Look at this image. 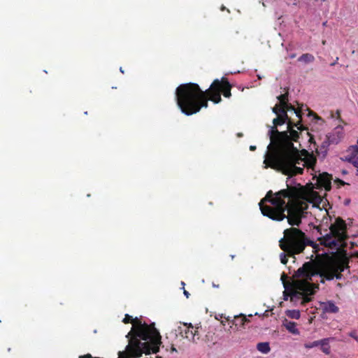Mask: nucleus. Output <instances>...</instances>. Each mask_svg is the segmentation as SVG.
<instances>
[{"instance_id":"nucleus-11","label":"nucleus","mask_w":358,"mask_h":358,"mask_svg":"<svg viewBox=\"0 0 358 358\" xmlns=\"http://www.w3.org/2000/svg\"><path fill=\"white\" fill-rule=\"evenodd\" d=\"M322 308L324 312L329 313H336L338 312L339 308L334 302L332 301H328L321 303Z\"/></svg>"},{"instance_id":"nucleus-17","label":"nucleus","mask_w":358,"mask_h":358,"mask_svg":"<svg viewBox=\"0 0 358 358\" xmlns=\"http://www.w3.org/2000/svg\"><path fill=\"white\" fill-rule=\"evenodd\" d=\"M330 338H324L321 340V350L326 355H329L330 353V346L329 345V341Z\"/></svg>"},{"instance_id":"nucleus-3","label":"nucleus","mask_w":358,"mask_h":358,"mask_svg":"<svg viewBox=\"0 0 358 358\" xmlns=\"http://www.w3.org/2000/svg\"><path fill=\"white\" fill-rule=\"evenodd\" d=\"M287 143L291 147L280 148L272 147L265 155V168L270 167L281 171L284 175L292 177L303 173V167L313 169L317 159L313 153L305 149L299 150L293 142H297L300 133L292 129L287 130Z\"/></svg>"},{"instance_id":"nucleus-13","label":"nucleus","mask_w":358,"mask_h":358,"mask_svg":"<svg viewBox=\"0 0 358 358\" xmlns=\"http://www.w3.org/2000/svg\"><path fill=\"white\" fill-rule=\"evenodd\" d=\"M283 325L285 327V328L292 334L298 335L299 334V331L296 328V323L292 321H288L285 320V321L283 323Z\"/></svg>"},{"instance_id":"nucleus-8","label":"nucleus","mask_w":358,"mask_h":358,"mask_svg":"<svg viewBox=\"0 0 358 358\" xmlns=\"http://www.w3.org/2000/svg\"><path fill=\"white\" fill-rule=\"evenodd\" d=\"M347 153L345 160L352 163L357 168V175H358V148L351 146L347 150Z\"/></svg>"},{"instance_id":"nucleus-32","label":"nucleus","mask_w":358,"mask_h":358,"mask_svg":"<svg viewBox=\"0 0 358 358\" xmlns=\"http://www.w3.org/2000/svg\"><path fill=\"white\" fill-rule=\"evenodd\" d=\"M183 293H184V294L186 296V297H187V298H188V297H189V293L187 290L184 289Z\"/></svg>"},{"instance_id":"nucleus-10","label":"nucleus","mask_w":358,"mask_h":358,"mask_svg":"<svg viewBox=\"0 0 358 358\" xmlns=\"http://www.w3.org/2000/svg\"><path fill=\"white\" fill-rule=\"evenodd\" d=\"M331 176L327 173L320 174L317 178V183L321 187H324L326 190L331 189Z\"/></svg>"},{"instance_id":"nucleus-6","label":"nucleus","mask_w":358,"mask_h":358,"mask_svg":"<svg viewBox=\"0 0 358 358\" xmlns=\"http://www.w3.org/2000/svg\"><path fill=\"white\" fill-rule=\"evenodd\" d=\"M329 228V231L327 232V229H322V225L317 227V231L321 235L317 239L322 245L334 248L347 239V225L341 217H337L334 223L331 224Z\"/></svg>"},{"instance_id":"nucleus-2","label":"nucleus","mask_w":358,"mask_h":358,"mask_svg":"<svg viewBox=\"0 0 358 358\" xmlns=\"http://www.w3.org/2000/svg\"><path fill=\"white\" fill-rule=\"evenodd\" d=\"M348 267V260L346 258L304 263L295 274L296 277L304 279L294 280L291 284V301L301 299V305H306L312 301L313 296L319 289L318 284L310 282L313 276L319 275L320 282L324 283L325 280L341 279L343 276L341 273Z\"/></svg>"},{"instance_id":"nucleus-30","label":"nucleus","mask_w":358,"mask_h":358,"mask_svg":"<svg viewBox=\"0 0 358 358\" xmlns=\"http://www.w3.org/2000/svg\"><path fill=\"white\" fill-rule=\"evenodd\" d=\"M336 181H337L339 184H341V185H345V182L343 180H341V179H338Z\"/></svg>"},{"instance_id":"nucleus-15","label":"nucleus","mask_w":358,"mask_h":358,"mask_svg":"<svg viewBox=\"0 0 358 358\" xmlns=\"http://www.w3.org/2000/svg\"><path fill=\"white\" fill-rule=\"evenodd\" d=\"M315 60V57L309 53H305L301 55L299 58V62H302L306 64L313 62Z\"/></svg>"},{"instance_id":"nucleus-1","label":"nucleus","mask_w":358,"mask_h":358,"mask_svg":"<svg viewBox=\"0 0 358 358\" xmlns=\"http://www.w3.org/2000/svg\"><path fill=\"white\" fill-rule=\"evenodd\" d=\"M286 189H281L273 193L269 190L265 197L259 202V208L262 213L273 220H283L287 210L288 222L292 226H299L301 223V217L307 213L310 205L311 208H320L321 198L319 196L308 197L305 196L303 186L298 184L297 186L287 185Z\"/></svg>"},{"instance_id":"nucleus-21","label":"nucleus","mask_w":358,"mask_h":358,"mask_svg":"<svg viewBox=\"0 0 358 358\" xmlns=\"http://www.w3.org/2000/svg\"><path fill=\"white\" fill-rule=\"evenodd\" d=\"M321 342H322L321 340L315 341H313L311 343H305L304 346L306 348L310 349V348H313L314 347L319 346L320 345Z\"/></svg>"},{"instance_id":"nucleus-19","label":"nucleus","mask_w":358,"mask_h":358,"mask_svg":"<svg viewBox=\"0 0 358 358\" xmlns=\"http://www.w3.org/2000/svg\"><path fill=\"white\" fill-rule=\"evenodd\" d=\"M277 98H278V99L280 101L279 104L280 106L285 107V108H287L288 107V103H287V101H288V94L287 93H285L283 94H280Z\"/></svg>"},{"instance_id":"nucleus-25","label":"nucleus","mask_w":358,"mask_h":358,"mask_svg":"<svg viewBox=\"0 0 358 358\" xmlns=\"http://www.w3.org/2000/svg\"><path fill=\"white\" fill-rule=\"evenodd\" d=\"M287 278V276L286 275V274L283 273L282 274V275H281V280H282V282H283V285H284V287H285V288H287V285H286V283H285V279H286Z\"/></svg>"},{"instance_id":"nucleus-14","label":"nucleus","mask_w":358,"mask_h":358,"mask_svg":"<svg viewBox=\"0 0 358 358\" xmlns=\"http://www.w3.org/2000/svg\"><path fill=\"white\" fill-rule=\"evenodd\" d=\"M301 119H299V120L294 123L290 119L287 122V130H290L294 129V127H296L298 130H300L301 131L303 130H307V129L301 124Z\"/></svg>"},{"instance_id":"nucleus-18","label":"nucleus","mask_w":358,"mask_h":358,"mask_svg":"<svg viewBox=\"0 0 358 358\" xmlns=\"http://www.w3.org/2000/svg\"><path fill=\"white\" fill-rule=\"evenodd\" d=\"M289 110H292L296 113V116L299 118H302L303 115V105L301 106H299L297 108H295L293 106L288 103V107L287 108V111Z\"/></svg>"},{"instance_id":"nucleus-28","label":"nucleus","mask_w":358,"mask_h":358,"mask_svg":"<svg viewBox=\"0 0 358 358\" xmlns=\"http://www.w3.org/2000/svg\"><path fill=\"white\" fill-rule=\"evenodd\" d=\"M306 110L308 111V116H311V115H316L315 113L314 112H313L312 110H310L308 108L306 107Z\"/></svg>"},{"instance_id":"nucleus-26","label":"nucleus","mask_w":358,"mask_h":358,"mask_svg":"<svg viewBox=\"0 0 358 358\" xmlns=\"http://www.w3.org/2000/svg\"><path fill=\"white\" fill-rule=\"evenodd\" d=\"M78 358H93V357L90 354H86L84 355L79 356Z\"/></svg>"},{"instance_id":"nucleus-23","label":"nucleus","mask_w":358,"mask_h":358,"mask_svg":"<svg viewBox=\"0 0 358 358\" xmlns=\"http://www.w3.org/2000/svg\"><path fill=\"white\" fill-rule=\"evenodd\" d=\"M280 117L285 120V123L287 122L290 118L288 117L287 113V108L282 109V113L280 114Z\"/></svg>"},{"instance_id":"nucleus-33","label":"nucleus","mask_w":358,"mask_h":358,"mask_svg":"<svg viewBox=\"0 0 358 358\" xmlns=\"http://www.w3.org/2000/svg\"><path fill=\"white\" fill-rule=\"evenodd\" d=\"M250 150H252V151L255 150H256V146L255 145H250Z\"/></svg>"},{"instance_id":"nucleus-9","label":"nucleus","mask_w":358,"mask_h":358,"mask_svg":"<svg viewBox=\"0 0 358 358\" xmlns=\"http://www.w3.org/2000/svg\"><path fill=\"white\" fill-rule=\"evenodd\" d=\"M186 329L184 331L183 336L189 341H195L199 339V327H194L191 323L185 324Z\"/></svg>"},{"instance_id":"nucleus-31","label":"nucleus","mask_w":358,"mask_h":358,"mask_svg":"<svg viewBox=\"0 0 358 358\" xmlns=\"http://www.w3.org/2000/svg\"><path fill=\"white\" fill-rule=\"evenodd\" d=\"M338 57H336V60L334 61V62H332L331 64V66H333L336 65L337 64V62H338Z\"/></svg>"},{"instance_id":"nucleus-27","label":"nucleus","mask_w":358,"mask_h":358,"mask_svg":"<svg viewBox=\"0 0 358 358\" xmlns=\"http://www.w3.org/2000/svg\"><path fill=\"white\" fill-rule=\"evenodd\" d=\"M306 135L309 136L308 141L310 143H313V136L308 131L306 132Z\"/></svg>"},{"instance_id":"nucleus-34","label":"nucleus","mask_w":358,"mask_h":358,"mask_svg":"<svg viewBox=\"0 0 358 358\" xmlns=\"http://www.w3.org/2000/svg\"><path fill=\"white\" fill-rule=\"evenodd\" d=\"M213 287H219V285H215V284H213Z\"/></svg>"},{"instance_id":"nucleus-20","label":"nucleus","mask_w":358,"mask_h":358,"mask_svg":"<svg viewBox=\"0 0 358 358\" xmlns=\"http://www.w3.org/2000/svg\"><path fill=\"white\" fill-rule=\"evenodd\" d=\"M286 315L292 319H299L300 317V312L296 310H289L286 312Z\"/></svg>"},{"instance_id":"nucleus-35","label":"nucleus","mask_w":358,"mask_h":358,"mask_svg":"<svg viewBox=\"0 0 358 358\" xmlns=\"http://www.w3.org/2000/svg\"><path fill=\"white\" fill-rule=\"evenodd\" d=\"M156 358H162V357L161 356L157 355V356H156Z\"/></svg>"},{"instance_id":"nucleus-29","label":"nucleus","mask_w":358,"mask_h":358,"mask_svg":"<svg viewBox=\"0 0 358 358\" xmlns=\"http://www.w3.org/2000/svg\"><path fill=\"white\" fill-rule=\"evenodd\" d=\"M171 352H177L176 348L174 347V345L173 344L171 345Z\"/></svg>"},{"instance_id":"nucleus-24","label":"nucleus","mask_w":358,"mask_h":358,"mask_svg":"<svg viewBox=\"0 0 358 358\" xmlns=\"http://www.w3.org/2000/svg\"><path fill=\"white\" fill-rule=\"evenodd\" d=\"M350 336L355 339L358 342V336L355 331H352L349 334Z\"/></svg>"},{"instance_id":"nucleus-7","label":"nucleus","mask_w":358,"mask_h":358,"mask_svg":"<svg viewBox=\"0 0 358 358\" xmlns=\"http://www.w3.org/2000/svg\"><path fill=\"white\" fill-rule=\"evenodd\" d=\"M273 126L271 127L268 131L271 143L267 147L268 150L272 147L280 148L282 145L284 148L287 146L291 147V144L287 143V131H279L277 128L278 126L285 124V120L278 115L277 117L273 119Z\"/></svg>"},{"instance_id":"nucleus-38","label":"nucleus","mask_w":358,"mask_h":358,"mask_svg":"<svg viewBox=\"0 0 358 358\" xmlns=\"http://www.w3.org/2000/svg\"><path fill=\"white\" fill-rule=\"evenodd\" d=\"M338 287H341V283H338L337 285Z\"/></svg>"},{"instance_id":"nucleus-37","label":"nucleus","mask_w":358,"mask_h":358,"mask_svg":"<svg viewBox=\"0 0 358 358\" xmlns=\"http://www.w3.org/2000/svg\"><path fill=\"white\" fill-rule=\"evenodd\" d=\"M120 71L123 73L124 71H123V69H122V68H120Z\"/></svg>"},{"instance_id":"nucleus-5","label":"nucleus","mask_w":358,"mask_h":358,"mask_svg":"<svg viewBox=\"0 0 358 358\" xmlns=\"http://www.w3.org/2000/svg\"><path fill=\"white\" fill-rule=\"evenodd\" d=\"M284 237L279 241V246L283 252L280 254V262L287 263L288 257L294 258L296 255L303 252L307 245L316 248V243L307 237L304 232L295 227L284 231Z\"/></svg>"},{"instance_id":"nucleus-12","label":"nucleus","mask_w":358,"mask_h":358,"mask_svg":"<svg viewBox=\"0 0 358 358\" xmlns=\"http://www.w3.org/2000/svg\"><path fill=\"white\" fill-rule=\"evenodd\" d=\"M250 320L244 315H240L235 316L234 320L231 321L232 324L236 326L237 328L243 327L246 322H249Z\"/></svg>"},{"instance_id":"nucleus-22","label":"nucleus","mask_w":358,"mask_h":358,"mask_svg":"<svg viewBox=\"0 0 358 358\" xmlns=\"http://www.w3.org/2000/svg\"><path fill=\"white\" fill-rule=\"evenodd\" d=\"M282 109H285V107L280 106V104H276L273 108L272 111L276 114L277 115H280L282 113Z\"/></svg>"},{"instance_id":"nucleus-16","label":"nucleus","mask_w":358,"mask_h":358,"mask_svg":"<svg viewBox=\"0 0 358 358\" xmlns=\"http://www.w3.org/2000/svg\"><path fill=\"white\" fill-rule=\"evenodd\" d=\"M257 349L264 353V354H267L270 352L271 350V348L269 346V343H267V342H262V343H259L257 345Z\"/></svg>"},{"instance_id":"nucleus-4","label":"nucleus","mask_w":358,"mask_h":358,"mask_svg":"<svg viewBox=\"0 0 358 358\" xmlns=\"http://www.w3.org/2000/svg\"><path fill=\"white\" fill-rule=\"evenodd\" d=\"M231 87L228 80L224 77L221 80L215 79L206 91H203L196 83L181 84L176 90L177 104L182 113L192 115L199 112L201 108H207L208 100L215 103H220L222 101L221 93L224 97L229 98Z\"/></svg>"},{"instance_id":"nucleus-36","label":"nucleus","mask_w":358,"mask_h":358,"mask_svg":"<svg viewBox=\"0 0 358 358\" xmlns=\"http://www.w3.org/2000/svg\"><path fill=\"white\" fill-rule=\"evenodd\" d=\"M325 43H326V41H322V44H323V45H324V44H325Z\"/></svg>"}]
</instances>
